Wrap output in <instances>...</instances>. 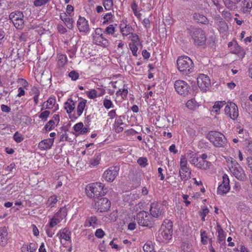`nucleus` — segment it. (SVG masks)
Segmentation results:
<instances>
[{
  "mask_svg": "<svg viewBox=\"0 0 252 252\" xmlns=\"http://www.w3.org/2000/svg\"><path fill=\"white\" fill-rule=\"evenodd\" d=\"M191 169L189 167L180 168L179 174L181 180L187 181L190 177Z\"/></svg>",
  "mask_w": 252,
  "mask_h": 252,
  "instance_id": "nucleus-28",
  "label": "nucleus"
},
{
  "mask_svg": "<svg viewBox=\"0 0 252 252\" xmlns=\"http://www.w3.org/2000/svg\"><path fill=\"white\" fill-rule=\"evenodd\" d=\"M137 163L141 167H144L148 164L147 158L144 157L139 158L137 160Z\"/></svg>",
  "mask_w": 252,
  "mask_h": 252,
  "instance_id": "nucleus-57",
  "label": "nucleus"
},
{
  "mask_svg": "<svg viewBox=\"0 0 252 252\" xmlns=\"http://www.w3.org/2000/svg\"><path fill=\"white\" fill-rule=\"evenodd\" d=\"M7 230L5 227H0V244L5 245L7 242Z\"/></svg>",
  "mask_w": 252,
  "mask_h": 252,
  "instance_id": "nucleus-30",
  "label": "nucleus"
},
{
  "mask_svg": "<svg viewBox=\"0 0 252 252\" xmlns=\"http://www.w3.org/2000/svg\"><path fill=\"white\" fill-rule=\"evenodd\" d=\"M185 155L186 156L187 158H189V161L190 164L195 166L199 158L197 153L191 150H189L186 153V154H185Z\"/></svg>",
  "mask_w": 252,
  "mask_h": 252,
  "instance_id": "nucleus-29",
  "label": "nucleus"
},
{
  "mask_svg": "<svg viewBox=\"0 0 252 252\" xmlns=\"http://www.w3.org/2000/svg\"><path fill=\"white\" fill-rule=\"evenodd\" d=\"M61 222L59 220L56 219L54 217L50 220L48 223V226L50 228H53L55 226L57 225Z\"/></svg>",
  "mask_w": 252,
  "mask_h": 252,
  "instance_id": "nucleus-53",
  "label": "nucleus"
},
{
  "mask_svg": "<svg viewBox=\"0 0 252 252\" xmlns=\"http://www.w3.org/2000/svg\"><path fill=\"white\" fill-rule=\"evenodd\" d=\"M55 122L53 120H50L45 126L46 130H50L54 127Z\"/></svg>",
  "mask_w": 252,
  "mask_h": 252,
  "instance_id": "nucleus-60",
  "label": "nucleus"
},
{
  "mask_svg": "<svg viewBox=\"0 0 252 252\" xmlns=\"http://www.w3.org/2000/svg\"><path fill=\"white\" fill-rule=\"evenodd\" d=\"M139 44H134V43H129L128 46L130 51H131L132 55L134 56H137V51H138V47L137 46Z\"/></svg>",
  "mask_w": 252,
  "mask_h": 252,
  "instance_id": "nucleus-50",
  "label": "nucleus"
},
{
  "mask_svg": "<svg viewBox=\"0 0 252 252\" xmlns=\"http://www.w3.org/2000/svg\"><path fill=\"white\" fill-rule=\"evenodd\" d=\"M73 128L75 131L79 134H85L89 132V128L87 126H84L83 123L79 122L76 124Z\"/></svg>",
  "mask_w": 252,
  "mask_h": 252,
  "instance_id": "nucleus-27",
  "label": "nucleus"
},
{
  "mask_svg": "<svg viewBox=\"0 0 252 252\" xmlns=\"http://www.w3.org/2000/svg\"><path fill=\"white\" fill-rule=\"evenodd\" d=\"M186 106L188 109L194 110L199 106V104L195 99L191 98L187 102Z\"/></svg>",
  "mask_w": 252,
  "mask_h": 252,
  "instance_id": "nucleus-36",
  "label": "nucleus"
},
{
  "mask_svg": "<svg viewBox=\"0 0 252 252\" xmlns=\"http://www.w3.org/2000/svg\"><path fill=\"white\" fill-rule=\"evenodd\" d=\"M252 8V0H244L242 2L241 10L246 13L251 11Z\"/></svg>",
  "mask_w": 252,
  "mask_h": 252,
  "instance_id": "nucleus-33",
  "label": "nucleus"
},
{
  "mask_svg": "<svg viewBox=\"0 0 252 252\" xmlns=\"http://www.w3.org/2000/svg\"><path fill=\"white\" fill-rule=\"evenodd\" d=\"M129 35H130V40L132 42V43L141 45V43L140 42L139 36H138V35L137 34L134 33L132 32V33H131Z\"/></svg>",
  "mask_w": 252,
  "mask_h": 252,
  "instance_id": "nucleus-52",
  "label": "nucleus"
},
{
  "mask_svg": "<svg viewBox=\"0 0 252 252\" xmlns=\"http://www.w3.org/2000/svg\"><path fill=\"white\" fill-rule=\"evenodd\" d=\"M124 117L120 116L115 120L114 129L117 133H120L124 130L126 124L123 123Z\"/></svg>",
  "mask_w": 252,
  "mask_h": 252,
  "instance_id": "nucleus-24",
  "label": "nucleus"
},
{
  "mask_svg": "<svg viewBox=\"0 0 252 252\" xmlns=\"http://www.w3.org/2000/svg\"><path fill=\"white\" fill-rule=\"evenodd\" d=\"M193 18L197 22L203 24H207L208 23V21L207 18L203 15H202L200 13H195L193 15Z\"/></svg>",
  "mask_w": 252,
  "mask_h": 252,
  "instance_id": "nucleus-37",
  "label": "nucleus"
},
{
  "mask_svg": "<svg viewBox=\"0 0 252 252\" xmlns=\"http://www.w3.org/2000/svg\"><path fill=\"white\" fill-rule=\"evenodd\" d=\"M189 167L188 160L186 155H182L180 159V168Z\"/></svg>",
  "mask_w": 252,
  "mask_h": 252,
  "instance_id": "nucleus-46",
  "label": "nucleus"
},
{
  "mask_svg": "<svg viewBox=\"0 0 252 252\" xmlns=\"http://www.w3.org/2000/svg\"><path fill=\"white\" fill-rule=\"evenodd\" d=\"M228 167L232 173L237 179L244 180L246 178V174L242 167L231 158L226 159Z\"/></svg>",
  "mask_w": 252,
  "mask_h": 252,
  "instance_id": "nucleus-2",
  "label": "nucleus"
},
{
  "mask_svg": "<svg viewBox=\"0 0 252 252\" xmlns=\"http://www.w3.org/2000/svg\"><path fill=\"white\" fill-rule=\"evenodd\" d=\"M86 95L88 98L94 99L97 97V90L95 89H91L86 92Z\"/></svg>",
  "mask_w": 252,
  "mask_h": 252,
  "instance_id": "nucleus-45",
  "label": "nucleus"
},
{
  "mask_svg": "<svg viewBox=\"0 0 252 252\" xmlns=\"http://www.w3.org/2000/svg\"><path fill=\"white\" fill-rule=\"evenodd\" d=\"M114 17V15L111 12L105 14L103 17L104 19V21L102 22L103 24H105L109 22L112 21Z\"/></svg>",
  "mask_w": 252,
  "mask_h": 252,
  "instance_id": "nucleus-51",
  "label": "nucleus"
},
{
  "mask_svg": "<svg viewBox=\"0 0 252 252\" xmlns=\"http://www.w3.org/2000/svg\"><path fill=\"white\" fill-rule=\"evenodd\" d=\"M120 168L118 166H111L104 172L102 177L108 182H112L119 174Z\"/></svg>",
  "mask_w": 252,
  "mask_h": 252,
  "instance_id": "nucleus-9",
  "label": "nucleus"
},
{
  "mask_svg": "<svg viewBox=\"0 0 252 252\" xmlns=\"http://www.w3.org/2000/svg\"><path fill=\"white\" fill-rule=\"evenodd\" d=\"M50 114V111L48 110L44 111L39 114V118L42 120H46Z\"/></svg>",
  "mask_w": 252,
  "mask_h": 252,
  "instance_id": "nucleus-61",
  "label": "nucleus"
},
{
  "mask_svg": "<svg viewBox=\"0 0 252 252\" xmlns=\"http://www.w3.org/2000/svg\"><path fill=\"white\" fill-rule=\"evenodd\" d=\"M207 155L203 154L199 157L195 167L202 170H207L210 168L211 162L206 160Z\"/></svg>",
  "mask_w": 252,
  "mask_h": 252,
  "instance_id": "nucleus-18",
  "label": "nucleus"
},
{
  "mask_svg": "<svg viewBox=\"0 0 252 252\" xmlns=\"http://www.w3.org/2000/svg\"><path fill=\"white\" fill-rule=\"evenodd\" d=\"M241 0H223L225 6L229 9H233L235 8L236 4Z\"/></svg>",
  "mask_w": 252,
  "mask_h": 252,
  "instance_id": "nucleus-41",
  "label": "nucleus"
},
{
  "mask_svg": "<svg viewBox=\"0 0 252 252\" xmlns=\"http://www.w3.org/2000/svg\"><path fill=\"white\" fill-rule=\"evenodd\" d=\"M144 252H155L154 246L152 242H146L143 247Z\"/></svg>",
  "mask_w": 252,
  "mask_h": 252,
  "instance_id": "nucleus-42",
  "label": "nucleus"
},
{
  "mask_svg": "<svg viewBox=\"0 0 252 252\" xmlns=\"http://www.w3.org/2000/svg\"><path fill=\"white\" fill-rule=\"evenodd\" d=\"M77 27L80 32L88 33L90 30L88 21L83 17L79 16L77 22Z\"/></svg>",
  "mask_w": 252,
  "mask_h": 252,
  "instance_id": "nucleus-19",
  "label": "nucleus"
},
{
  "mask_svg": "<svg viewBox=\"0 0 252 252\" xmlns=\"http://www.w3.org/2000/svg\"><path fill=\"white\" fill-rule=\"evenodd\" d=\"M105 234L104 232L102 229H97L95 232V235L98 238H102Z\"/></svg>",
  "mask_w": 252,
  "mask_h": 252,
  "instance_id": "nucleus-62",
  "label": "nucleus"
},
{
  "mask_svg": "<svg viewBox=\"0 0 252 252\" xmlns=\"http://www.w3.org/2000/svg\"><path fill=\"white\" fill-rule=\"evenodd\" d=\"M209 209L206 206L201 208V212H200V216L203 221L205 220V217L209 213Z\"/></svg>",
  "mask_w": 252,
  "mask_h": 252,
  "instance_id": "nucleus-55",
  "label": "nucleus"
},
{
  "mask_svg": "<svg viewBox=\"0 0 252 252\" xmlns=\"http://www.w3.org/2000/svg\"><path fill=\"white\" fill-rule=\"evenodd\" d=\"M24 15L22 12L17 11L12 12L9 15V19L17 29H22L24 25Z\"/></svg>",
  "mask_w": 252,
  "mask_h": 252,
  "instance_id": "nucleus-10",
  "label": "nucleus"
},
{
  "mask_svg": "<svg viewBox=\"0 0 252 252\" xmlns=\"http://www.w3.org/2000/svg\"><path fill=\"white\" fill-rule=\"evenodd\" d=\"M174 88L177 93L183 96H186L189 93V85L182 80H177L174 83Z\"/></svg>",
  "mask_w": 252,
  "mask_h": 252,
  "instance_id": "nucleus-6",
  "label": "nucleus"
},
{
  "mask_svg": "<svg viewBox=\"0 0 252 252\" xmlns=\"http://www.w3.org/2000/svg\"><path fill=\"white\" fill-rule=\"evenodd\" d=\"M104 185L99 182L93 183L87 185L86 187L87 195L90 197H97L103 194Z\"/></svg>",
  "mask_w": 252,
  "mask_h": 252,
  "instance_id": "nucleus-5",
  "label": "nucleus"
},
{
  "mask_svg": "<svg viewBox=\"0 0 252 252\" xmlns=\"http://www.w3.org/2000/svg\"><path fill=\"white\" fill-rule=\"evenodd\" d=\"M57 235L60 240L61 243L63 244L71 241V231L66 228L61 229L58 233Z\"/></svg>",
  "mask_w": 252,
  "mask_h": 252,
  "instance_id": "nucleus-21",
  "label": "nucleus"
},
{
  "mask_svg": "<svg viewBox=\"0 0 252 252\" xmlns=\"http://www.w3.org/2000/svg\"><path fill=\"white\" fill-rule=\"evenodd\" d=\"M60 17L68 29H72L73 28V20L70 15H68L65 12H62L60 13Z\"/></svg>",
  "mask_w": 252,
  "mask_h": 252,
  "instance_id": "nucleus-22",
  "label": "nucleus"
},
{
  "mask_svg": "<svg viewBox=\"0 0 252 252\" xmlns=\"http://www.w3.org/2000/svg\"><path fill=\"white\" fill-rule=\"evenodd\" d=\"M58 201V197L56 194L50 196L46 203L47 207H54Z\"/></svg>",
  "mask_w": 252,
  "mask_h": 252,
  "instance_id": "nucleus-35",
  "label": "nucleus"
},
{
  "mask_svg": "<svg viewBox=\"0 0 252 252\" xmlns=\"http://www.w3.org/2000/svg\"><path fill=\"white\" fill-rule=\"evenodd\" d=\"M173 223L169 220L164 221L159 230V236L163 242H167L170 240L172 236Z\"/></svg>",
  "mask_w": 252,
  "mask_h": 252,
  "instance_id": "nucleus-4",
  "label": "nucleus"
},
{
  "mask_svg": "<svg viewBox=\"0 0 252 252\" xmlns=\"http://www.w3.org/2000/svg\"><path fill=\"white\" fill-rule=\"evenodd\" d=\"M13 139L17 143H20L24 140V137L21 133L17 131L13 135Z\"/></svg>",
  "mask_w": 252,
  "mask_h": 252,
  "instance_id": "nucleus-54",
  "label": "nucleus"
},
{
  "mask_svg": "<svg viewBox=\"0 0 252 252\" xmlns=\"http://www.w3.org/2000/svg\"><path fill=\"white\" fill-rule=\"evenodd\" d=\"M103 4L106 10H110L113 6V0H103Z\"/></svg>",
  "mask_w": 252,
  "mask_h": 252,
  "instance_id": "nucleus-48",
  "label": "nucleus"
},
{
  "mask_svg": "<svg viewBox=\"0 0 252 252\" xmlns=\"http://www.w3.org/2000/svg\"><path fill=\"white\" fill-rule=\"evenodd\" d=\"M127 90L124 88L123 89H120L118 91H117L116 94L118 95H120L122 97H123L127 95Z\"/></svg>",
  "mask_w": 252,
  "mask_h": 252,
  "instance_id": "nucleus-63",
  "label": "nucleus"
},
{
  "mask_svg": "<svg viewBox=\"0 0 252 252\" xmlns=\"http://www.w3.org/2000/svg\"><path fill=\"white\" fill-rule=\"evenodd\" d=\"M67 215L66 209L65 207H62L60 209L58 212H57L54 215V217L61 222Z\"/></svg>",
  "mask_w": 252,
  "mask_h": 252,
  "instance_id": "nucleus-32",
  "label": "nucleus"
},
{
  "mask_svg": "<svg viewBox=\"0 0 252 252\" xmlns=\"http://www.w3.org/2000/svg\"><path fill=\"white\" fill-rule=\"evenodd\" d=\"M137 220L140 225L147 226L151 224L152 217L145 211H141L137 215Z\"/></svg>",
  "mask_w": 252,
  "mask_h": 252,
  "instance_id": "nucleus-12",
  "label": "nucleus"
},
{
  "mask_svg": "<svg viewBox=\"0 0 252 252\" xmlns=\"http://www.w3.org/2000/svg\"><path fill=\"white\" fill-rule=\"evenodd\" d=\"M111 206V203L105 197L101 198L96 201L94 204V208L100 212L107 211Z\"/></svg>",
  "mask_w": 252,
  "mask_h": 252,
  "instance_id": "nucleus-15",
  "label": "nucleus"
},
{
  "mask_svg": "<svg viewBox=\"0 0 252 252\" xmlns=\"http://www.w3.org/2000/svg\"><path fill=\"white\" fill-rule=\"evenodd\" d=\"M87 100L85 99L81 98L79 99L75 106L76 109L72 115H70V118L76 119L80 117L83 113L84 111L88 109L87 105Z\"/></svg>",
  "mask_w": 252,
  "mask_h": 252,
  "instance_id": "nucleus-7",
  "label": "nucleus"
},
{
  "mask_svg": "<svg viewBox=\"0 0 252 252\" xmlns=\"http://www.w3.org/2000/svg\"><path fill=\"white\" fill-rule=\"evenodd\" d=\"M103 105L104 107L107 109H109L112 108H114V105L111 101V100L110 99L108 96H106L105 98H104L103 101Z\"/></svg>",
  "mask_w": 252,
  "mask_h": 252,
  "instance_id": "nucleus-43",
  "label": "nucleus"
},
{
  "mask_svg": "<svg viewBox=\"0 0 252 252\" xmlns=\"http://www.w3.org/2000/svg\"><path fill=\"white\" fill-rule=\"evenodd\" d=\"M68 76L73 81H76L79 78V74L74 70H72L68 74Z\"/></svg>",
  "mask_w": 252,
  "mask_h": 252,
  "instance_id": "nucleus-59",
  "label": "nucleus"
},
{
  "mask_svg": "<svg viewBox=\"0 0 252 252\" xmlns=\"http://www.w3.org/2000/svg\"><path fill=\"white\" fill-rule=\"evenodd\" d=\"M101 160V156L99 153H96L94 157L89 160V164L91 167L97 166Z\"/></svg>",
  "mask_w": 252,
  "mask_h": 252,
  "instance_id": "nucleus-34",
  "label": "nucleus"
},
{
  "mask_svg": "<svg viewBox=\"0 0 252 252\" xmlns=\"http://www.w3.org/2000/svg\"><path fill=\"white\" fill-rule=\"evenodd\" d=\"M98 225V221L97 218L94 216H92L87 218L84 223V226L86 227H92L94 228L97 227Z\"/></svg>",
  "mask_w": 252,
  "mask_h": 252,
  "instance_id": "nucleus-26",
  "label": "nucleus"
},
{
  "mask_svg": "<svg viewBox=\"0 0 252 252\" xmlns=\"http://www.w3.org/2000/svg\"><path fill=\"white\" fill-rule=\"evenodd\" d=\"M56 103V99L55 97H50L44 104L46 109H50L53 108Z\"/></svg>",
  "mask_w": 252,
  "mask_h": 252,
  "instance_id": "nucleus-44",
  "label": "nucleus"
},
{
  "mask_svg": "<svg viewBox=\"0 0 252 252\" xmlns=\"http://www.w3.org/2000/svg\"><path fill=\"white\" fill-rule=\"evenodd\" d=\"M64 109L65 110L66 113L69 115L70 117V115H72V113L75 110V104L74 102L71 99H68L64 103Z\"/></svg>",
  "mask_w": 252,
  "mask_h": 252,
  "instance_id": "nucleus-25",
  "label": "nucleus"
},
{
  "mask_svg": "<svg viewBox=\"0 0 252 252\" xmlns=\"http://www.w3.org/2000/svg\"><path fill=\"white\" fill-rule=\"evenodd\" d=\"M67 59L66 56L63 54H58L57 63L59 66L63 67L67 63Z\"/></svg>",
  "mask_w": 252,
  "mask_h": 252,
  "instance_id": "nucleus-39",
  "label": "nucleus"
},
{
  "mask_svg": "<svg viewBox=\"0 0 252 252\" xmlns=\"http://www.w3.org/2000/svg\"><path fill=\"white\" fill-rule=\"evenodd\" d=\"M229 179L227 174H224L222 176V180L220 182L217 192L219 194L223 195L227 193L230 190Z\"/></svg>",
  "mask_w": 252,
  "mask_h": 252,
  "instance_id": "nucleus-13",
  "label": "nucleus"
},
{
  "mask_svg": "<svg viewBox=\"0 0 252 252\" xmlns=\"http://www.w3.org/2000/svg\"><path fill=\"white\" fill-rule=\"evenodd\" d=\"M201 242L203 245H207L211 241V239L208 235L207 232L201 229L200 230Z\"/></svg>",
  "mask_w": 252,
  "mask_h": 252,
  "instance_id": "nucleus-38",
  "label": "nucleus"
},
{
  "mask_svg": "<svg viewBox=\"0 0 252 252\" xmlns=\"http://www.w3.org/2000/svg\"><path fill=\"white\" fill-rule=\"evenodd\" d=\"M224 112L227 116L233 120H235L239 115L238 107L233 102H229L226 105Z\"/></svg>",
  "mask_w": 252,
  "mask_h": 252,
  "instance_id": "nucleus-16",
  "label": "nucleus"
},
{
  "mask_svg": "<svg viewBox=\"0 0 252 252\" xmlns=\"http://www.w3.org/2000/svg\"><path fill=\"white\" fill-rule=\"evenodd\" d=\"M190 35L195 44L202 45L206 40V36L202 30L199 29H192L190 32Z\"/></svg>",
  "mask_w": 252,
  "mask_h": 252,
  "instance_id": "nucleus-8",
  "label": "nucleus"
},
{
  "mask_svg": "<svg viewBox=\"0 0 252 252\" xmlns=\"http://www.w3.org/2000/svg\"><path fill=\"white\" fill-rule=\"evenodd\" d=\"M54 142V138L44 139L38 143V147L41 150H46L51 148Z\"/></svg>",
  "mask_w": 252,
  "mask_h": 252,
  "instance_id": "nucleus-23",
  "label": "nucleus"
},
{
  "mask_svg": "<svg viewBox=\"0 0 252 252\" xmlns=\"http://www.w3.org/2000/svg\"><path fill=\"white\" fill-rule=\"evenodd\" d=\"M131 8L133 12L134 15L138 18L140 17L141 14L138 11V5L133 1L131 5Z\"/></svg>",
  "mask_w": 252,
  "mask_h": 252,
  "instance_id": "nucleus-49",
  "label": "nucleus"
},
{
  "mask_svg": "<svg viewBox=\"0 0 252 252\" xmlns=\"http://www.w3.org/2000/svg\"><path fill=\"white\" fill-rule=\"evenodd\" d=\"M120 32L123 37H126L129 35L133 32L132 27L127 24V21L124 19L120 21L119 24Z\"/></svg>",
  "mask_w": 252,
  "mask_h": 252,
  "instance_id": "nucleus-17",
  "label": "nucleus"
},
{
  "mask_svg": "<svg viewBox=\"0 0 252 252\" xmlns=\"http://www.w3.org/2000/svg\"><path fill=\"white\" fill-rule=\"evenodd\" d=\"M32 91L35 92V95L33 96V100L36 104H37L38 102V96L39 94V93L38 90L36 88H33Z\"/></svg>",
  "mask_w": 252,
  "mask_h": 252,
  "instance_id": "nucleus-64",
  "label": "nucleus"
},
{
  "mask_svg": "<svg viewBox=\"0 0 252 252\" xmlns=\"http://www.w3.org/2000/svg\"><path fill=\"white\" fill-rule=\"evenodd\" d=\"M217 23L218 26L219 28V30L221 32H225L227 29V26L226 23L223 20H221L218 22H216Z\"/></svg>",
  "mask_w": 252,
  "mask_h": 252,
  "instance_id": "nucleus-47",
  "label": "nucleus"
},
{
  "mask_svg": "<svg viewBox=\"0 0 252 252\" xmlns=\"http://www.w3.org/2000/svg\"><path fill=\"white\" fill-rule=\"evenodd\" d=\"M197 85L202 91L206 92L211 86L209 77L204 74H200L197 78Z\"/></svg>",
  "mask_w": 252,
  "mask_h": 252,
  "instance_id": "nucleus-11",
  "label": "nucleus"
},
{
  "mask_svg": "<svg viewBox=\"0 0 252 252\" xmlns=\"http://www.w3.org/2000/svg\"><path fill=\"white\" fill-rule=\"evenodd\" d=\"M94 42L97 45H105L107 40L103 35V31L101 28H96L93 33Z\"/></svg>",
  "mask_w": 252,
  "mask_h": 252,
  "instance_id": "nucleus-14",
  "label": "nucleus"
},
{
  "mask_svg": "<svg viewBox=\"0 0 252 252\" xmlns=\"http://www.w3.org/2000/svg\"><path fill=\"white\" fill-rule=\"evenodd\" d=\"M225 104L224 101H216L213 105L212 112H215L216 114L219 113L220 110Z\"/></svg>",
  "mask_w": 252,
  "mask_h": 252,
  "instance_id": "nucleus-40",
  "label": "nucleus"
},
{
  "mask_svg": "<svg viewBox=\"0 0 252 252\" xmlns=\"http://www.w3.org/2000/svg\"><path fill=\"white\" fill-rule=\"evenodd\" d=\"M207 138L217 147H224L227 143V139L221 132L211 131L207 134Z\"/></svg>",
  "mask_w": 252,
  "mask_h": 252,
  "instance_id": "nucleus-3",
  "label": "nucleus"
},
{
  "mask_svg": "<svg viewBox=\"0 0 252 252\" xmlns=\"http://www.w3.org/2000/svg\"><path fill=\"white\" fill-rule=\"evenodd\" d=\"M50 0H35L33 1V5L36 7H39L44 5L47 3Z\"/></svg>",
  "mask_w": 252,
  "mask_h": 252,
  "instance_id": "nucleus-56",
  "label": "nucleus"
},
{
  "mask_svg": "<svg viewBox=\"0 0 252 252\" xmlns=\"http://www.w3.org/2000/svg\"><path fill=\"white\" fill-rule=\"evenodd\" d=\"M116 31V28L113 25H110L105 29V32L107 34L112 35Z\"/></svg>",
  "mask_w": 252,
  "mask_h": 252,
  "instance_id": "nucleus-58",
  "label": "nucleus"
},
{
  "mask_svg": "<svg viewBox=\"0 0 252 252\" xmlns=\"http://www.w3.org/2000/svg\"><path fill=\"white\" fill-rule=\"evenodd\" d=\"M177 67L182 74L188 75L193 71L194 63L188 56H181L177 60Z\"/></svg>",
  "mask_w": 252,
  "mask_h": 252,
  "instance_id": "nucleus-1",
  "label": "nucleus"
},
{
  "mask_svg": "<svg viewBox=\"0 0 252 252\" xmlns=\"http://www.w3.org/2000/svg\"><path fill=\"white\" fill-rule=\"evenodd\" d=\"M150 212L151 216L155 218L160 217L164 213L163 207L160 204L153 202L151 205Z\"/></svg>",
  "mask_w": 252,
  "mask_h": 252,
  "instance_id": "nucleus-20",
  "label": "nucleus"
},
{
  "mask_svg": "<svg viewBox=\"0 0 252 252\" xmlns=\"http://www.w3.org/2000/svg\"><path fill=\"white\" fill-rule=\"evenodd\" d=\"M37 248L35 243H30L29 244L24 245L21 248L22 252H35Z\"/></svg>",
  "mask_w": 252,
  "mask_h": 252,
  "instance_id": "nucleus-31",
  "label": "nucleus"
}]
</instances>
